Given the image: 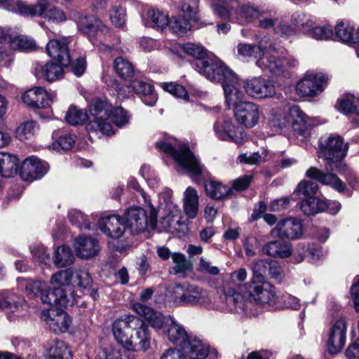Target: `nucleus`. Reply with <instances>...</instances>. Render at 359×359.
Segmentation results:
<instances>
[{
  "instance_id": "f257e3e1",
  "label": "nucleus",
  "mask_w": 359,
  "mask_h": 359,
  "mask_svg": "<svg viewBox=\"0 0 359 359\" xmlns=\"http://www.w3.org/2000/svg\"><path fill=\"white\" fill-rule=\"evenodd\" d=\"M348 150V145L339 135H330L320 142V154L325 160V168L328 172L311 167L306 173V177L316 180L324 185H330L339 192L346 189V184L333 172H341L346 168L343 160Z\"/></svg>"
},
{
  "instance_id": "f03ea898",
  "label": "nucleus",
  "mask_w": 359,
  "mask_h": 359,
  "mask_svg": "<svg viewBox=\"0 0 359 359\" xmlns=\"http://www.w3.org/2000/svg\"><path fill=\"white\" fill-rule=\"evenodd\" d=\"M90 112L95 119L86 126L89 132H100L101 134L111 135L114 133L111 122L118 127L129 122L130 116L122 107L112 108V105L106 100L96 99L90 107Z\"/></svg>"
},
{
  "instance_id": "7ed1b4c3",
  "label": "nucleus",
  "mask_w": 359,
  "mask_h": 359,
  "mask_svg": "<svg viewBox=\"0 0 359 359\" xmlns=\"http://www.w3.org/2000/svg\"><path fill=\"white\" fill-rule=\"evenodd\" d=\"M238 55L247 57H252L257 59L256 65L263 71H269L277 76L281 74L287 68L294 67L298 61L292 55H278V51L271 47L266 53L257 46L245 43H238L237 46Z\"/></svg>"
},
{
  "instance_id": "20e7f679",
  "label": "nucleus",
  "mask_w": 359,
  "mask_h": 359,
  "mask_svg": "<svg viewBox=\"0 0 359 359\" xmlns=\"http://www.w3.org/2000/svg\"><path fill=\"white\" fill-rule=\"evenodd\" d=\"M247 278V271L242 268L235 271L226 276L222 287V291L226 297V301L231 310L244 315H251L253 312L248 306L252 305L251 301L244 300L245 294L248 291V284H241Z\"/></svg>"
},
{
  "instance_id": "39448f33",
  "label": "nucleus",
  "mask_w": 359,
  "mask_h": 359,
  "mask_svg": "<svg viewBox=\"0 0 359 359\" xmlns=\"http://www.w3.org/2000/svg\"><path fill=\"white\" fill-rule=\"evenodd\" d=\"M156 145L158 149L171 156L196 183H200L202 177L208 176V171L199 159L191 151L188 145L182 144L178 149L167 142L159 141L156 143Z\"/></svg>"
},
{
  "instance_id": "423d86ee",
  "label": "nucleus",
  "mask_w": 359,
  "mask_h": 359,
  "mask_svg": "<svg viewBox=\"0 0 359 359\" xmlns=\"http://www.w3.org/2000/svg\"><path fill=\"white\" fill-rule=\"evenodd\" d=\"M184 53L193 57L191 66L207 79L215 78L213 75L224 63L213 55H208L206 50L201 44L184 43Z\"/></svg>"
},
{
  "instance_id": "0eeeda50",
  "label": "nucleus",
  "mask_w": 359,
  "mask_h": 359,
  "mask_svg": "<svg viewBox=\"0 0 359 359\" xmlns=\"http://www.w3.org/2000/svg\"><path fill=\"white\" fill-rule=\"evenodd\" d=\"M146 203L148 204V210L140 207H131L127 209L124 213L126 224L133 234L156 228L157 211L150 201Z\"/></svg>"
},
{
  "instance_id": "6e6552de",
  "label": "nucleus",
  "mask_w": 359,
  "mask_h": 359,
  "mask_svg": "<svg viewBox=\"0 0 359 359\" xmlns=\"http://www.w3.org/2000/svg\"><path fill=\"white\" fill-rule=\"evenodd\" d=\"M213 75L215 78L208 79L222 83L225 103L229 107H233L234 109L238 103L244 102V95L238 88L240 86L238 77L224 64L213 73Z\"/></svg>"
},
{
  "instance_id": "1a4fd4ad",
  "label": "nucleus",
  "mask_w": 359,
  "mask_h": 359,
  "mask_svg": "<svg viewBox=\"0 0 359 359\" xmlns=\"http://www.w3.org/2000/svg\"><path fill=\"white\" fill-rule=\"evenodd\" d=\"M244 300L251 301L252 305L248 306L249 309L253 312V314L248 316H255L256 312L254 311V302L263 306H268L271 309H278L280 306L277 304L278 297L275 287L266 281L259 283L250 282L248 283V291L245 294Z\"/></svg>"
},
{
  "instance_id": "9d476101",
  "label": "nucleus",
  "mask_w": 359,
  "mask_h": 359,
  "mask_svg": "<svg viewBox=\"0 0 359 359\" xmlns=\"http://www.w3.org/2000/svg\"><path fill=\"white\" fill-rule=\"evenodd\" d=\"M180 12L178 16L170 18L167 11L152 7L147 9L142 18L144 22H199L198 13L189 4H183Z\"/></svg>"
},
{
  "instance_id": "9b49d317",
  "label": "nucleus",
  "mask_w": 359,
  "mask_h": 359,
  "mask_svg": "<svg viewBox=\"0 0 359 359\" xmlns=\"http://www.w3.org/2000/svg\"><path fill=\"white\" fill-rule=\"evenodd\" d=\"M142 325V320L133 315L117 318L112 324V333L116 341L123 348L131 345L130 339L134 329Z\"/></svg>"
},
{
  "instance_id": "f8f14e48",
  "label": "nucleus",
  "mask_w": 359,
  "mask_h": 359,
  "mask_svg": "<svg viewBox=\"0 0 359 359\" xmlns=\"http://www.w3.org/2000/svg\"><path fill=\"white\" fill-rule=\"evenodd\" d=\"M327 81L323 73L307 72L297 83L296 93L302 97L317 96L325 90Z\"/></svg>"
},
{
  "instance_id": "ddd939ff",
  "label": "nucleus",
  "mask_w": 359,
  "mask_h": 359,
  "mask_svg": "<svg viewBox=\"0 0 359 359\" xmlns=\"http://www.w3.org/2000/svg\"><path fill=\"white\" fill-rule=\"evenodd\" d=\"M175 292L180 294L178 302L182 305L202 306L210 302L208 292L198 285H177Z\"/></svg>"
},
{
  "instance_id": "4468645a",
  "label": "nucleus",
  "mask_w": 359,
  "mask_h": 359,
  "mask_svg": "<svg viewBox=\"0 0 359 359\" xmlns=\"http://www.w3.org/2000/svg\"><path fill=\"white\" fill-rule=\"evenodd\" d=\"M213 128L215 135L222 141H229L240 144L246 138L244 130L234 126L231 119L228 117L223 116L218 118Z\"/></svg>"
},
{
  "instance_id": "2eb2a0df",
  "label": "nucleus",
  "mask_w": 359,
  "mask_h": 359,
  "mask_svg": "<svg viewBox=\"0 0 359 359\" xmlns=\"http://www.w3.org/2000/svg\"><path fill=\"white\" fill-rule=\"evenodd\" d=\"M233 112L237 122L248 128H252L258 123L261 114L259 105L250 101L238 103Z\"/></svg>"
},
{
  "instance_id": "dca6fc26",
  "label": "nucleus",
  "mask_w": 359,
  "mask_h": 359,
  "mask_svg": "<svg viewBox=\"0 0 359 359\" xmlns=\"http://www.w3.org/2000/svg\"><path fill=\"white\" fill-rule=\"evenodd\" d=\"M347 325L344 319L335 321L328 330L326 346L330 354H337L342 350L346 340Z\"/></svg>"
},
{
  "instance_id": "f3484780",
  "label": "nucleus",
  "mask_w": 359,
  "mask_h": 359,
  "mask_svg": "<svg viewBox=\"0 0 359 359\" xmlns=\"http://www.w3.org/2000/svg\"><path fill=\"white\" fill-rule=\"evenodd\" d=\"M237 20L245 22H253L259 20L258 22H275L274 20L266 16V13L259 6L248 2L241 4L233 11Z\"/></svg>"
},
{
  "instance_id": "a211bd4d",
  "label": "nucleus",
  "mask_w": 359,
  "mask_h": 359,
  "mask_svg": "<svg viewBox=\"0 0 359 359\" xmlns=\"http://www.w3.org/2000/svg\"><path fill=\"white\" fill-rule=\"evenodd\" d=\"M70 41V37H62L61 39H50L46 45L48 55L63 67H67L72 62L68 49Z\"/></svg>"
},
{
  "instance_id": "6ab92c4d",
  "label": "nucleus",
  "mask_w": 359,
  "mask_h": 359,
  "mask_svg": "<svg viewBox=\"0 0 359 359\" xmlns=\"http://www.w3.org/2000/svg\"><path fill=\"white\" fill-rule=\"evenodd\" d=\"M245 92L255 98H266L274 95L276 93L273 84L269 80L255 77L244 83Z\"/></svg>"
},
{
  "instance_id": "aec40b11",
  "label": "nucleus",
  "mask_w": 359,
  "mask_h": 359,
  "mask_svg": "<svg viewBox=\"0 0 359 359\" xmlns=\"http://www.w3.org/2000/svg\"><path fill=\"white\" fill-rule=\"evenodd\" d=\"M303 232V224L299 219L288 218L278 222L271 231V234L280 238L298 239L302 237Z\"/></svg>"
},
{
  "instance_id": "412c9836",
  "label": "nucleus",
  "mask_w": 359,
  "mask_h": 359,
  "mask_svg": "<svg viewBox=\"0 0 359 359\" xmlns=\"http://www.w3.org/2000/svg\"><path fill=\"white\" fill-rule=\"evenodd\" d=\"M55 93H48L42 87H35L26 91L22 97V101L32 108H46L50 106Z\"/></svg>"
},
{
  "instance_id": "4be33fe9",
  "label": "nucleus",
  "mask_w": 359,
  "mask_h": 359,
  "mask_svg": "<svg viewBox=\"0 0 359 359\" xmlns=\"http://www.w3.org/2000/svg\"><path fill=\"white\" fill-rule=\"evenodd\" d=\"M170 323L167 321L166 334L168 340L173 344L180 346L182 350L186 348L189 341L193 337L185 327L178 323L172 317L168 316Z\"/></svg>"
},
{
  "instance_id": "5701e85b",
  "label": "nucleus",
  "mask_w": 359,
  "mask_h": 359,
  "mask_svg": "<svg viewBox=\"0 0 359 359\" xmlns=\"http://www.w3.org/2000/svg\"><path fill=\"white\" fill-rule=\"evenodd\" d=\"M47 171V167L37 157L27 158L22 163L20 175L25 181L40 179Z\"/></svg>"
},
{
  "instance_id": "b1692460",
  "label": "nucleus",
  "mask_w": 359,
  "mask_h": 359,
  "mask_svg": "<svg viewBox=\"0 0 359 359\" xmlns=\"http://www.w3.org/2000/svg\"><path fill=\"white\" fill-rule=\"evenodd\" d=\"M99 227L106 236L114 239L121 238L126 230L123 219L116 215L101 218L99 221Z\"/></svg>"
},
{
  "instance_id": "393cba45",
  "label": "nucleus",
  "mask_w": 359,
  "mask_h": 359,
  "mask_svg": "<svg viewBox=\"0 0 359 359\" xmlns=\"http://www.w3.org/2000/svg\"><path fill=\"white\" fill-rule=\"evenodd\" d=\"M74 248L78 257L90 259L97 255L100 245L98 241L94 238L80 236L74 240Z\"/></svg>"
},
{
  "instance_id": "a878e982",
  "label": "nucleus",
  "mask_w": 359,
  "mask_h": 359,
  "mask_svg": "<svg viewBox=\"0 0 359 359\" xmlns=\"http://www.w3.org/2000/svg\"><path fill=\"white\" fill-rule=\"evenodd\" d=\"M128 88H131L145 104L152 107L156 104L157 95L153 86L149 83L142 79H135L130 83Z\"/></svg>"
},
{
  "instance_id": "bb28decb",
  "label": "nucleus",
  "mask_w": 359,
  "mask_h": 359,
  "mask_svg": "<svg viewBox=\"0 0 359 359\" xmlns=\"http://www.w3.org/2000/svg\"><path fill=\"white\" fill-rule=\"evenodd\" d=\"M133 308L141 318L147 321L156 330L163 328L165 323V319L169 320L168 317L165 318L161 313L156 312L153 309L140 303L134 304Z\"/></svg>"
},
{
  "instance_id": "cd10ccee",
  "label": "nucleus",
  "mask_w": 359,
  "mask_h": 359,
  "mask_svg": "<svg viewBox=\"0 0 359 359\" xmlns=\"http://www.w3.org/2000/svg\"><path fill=\"white\" fill-rule=\"evenodd\" d=\"M296 25L297 24H293ZM301 26L302 34L316 40L333 39L334 33L327 24H298Z\"/></svg>"
},
{
  "instance_id": "c85d7f7f",
  "label": "nucleus",
  "mask_w": 359,
  "mask_h": 359,
  "mask_svg": "<svg viewBox=\"0 0 359 359\" xmlns=\"http://www.w3.org/2000/svg\"><path fill=\"white\" fill-rule=\"evenodd\" d=\"M50 6L48 0H37L34 4H28L27 2L18 0L15 8L18 13L25 17H43L45 11Z\"/></svg>"
},
{
  "instance_id": "c756f323",
  "label": "nucleus",
  "mask_w": 359,
  "mask_h": 359,
  "mask_svg": "<svg viewBox=\"0 0 359 359\" xmlns=\"http://www.w3.org/2000/svg\"><path fill=\"white\" fill-rule=\"evenodd\" d=\"M44 356L46 359H72V352L63 341L55 340L46 345Z\"/></svg>"
},
{
  "instance_id": "7c9ffc66",
  "label": "nucleus",
  "mask_w": 359,
  "mask_h": 359,
  "mask_svg": "<svg viewBox=\"0 0 359 359\" xmlns=\"http://www.w3.org/2000/svg\"><path fill=\"white\" fill-rule=\"evenodd\" d=\"M41 301L57 310H62L66 307L69 303V298L67 291L62 287H55L53 290H47L46 292L41 294Z\"/></svg>"
},
{
  "instance_id": "2f4dec72",
  "label": "nucleus",
  "mask_w": 359,
  "mask_h": 359,
  "mask_svg": "<svg viewBox=\"0 0 359 359\" xmlns=\"http://www.w3.org/2000/svg\"><path fill=\"white\" fill-rule=\"evenodd\" d=\"M59 311L57 310L55 318H52L48 311H44L42 318L53 331L65 332L68 330L72 323V319L67 313L60 312Z\"/></svg>"
},
{
  "instance_id": "473e14b6",
  "label": "nucleus",
  "mask_w": 359,
  "mask_h": 359,
  "mask_svg": "<svg viewBox=\"0 0 359 359\" xmlns=\"http://www.w3.org/2000/svg\"><path fill=\"white\" fill-rule=\"evenodd\" d=\"M135 336L132 335L130 339L131 345H128V348L135 350L146 351L150 347L151 334L146 325L142 320V325L134 329Z\"/></svg>"
},
{
  "instance_id": "72a5a7b5",
  "label": "nucleus",
  "mask_w": 359,
  "mask_h": 359,
  "mask_svg": "<svg viewBox=\"0 0 359 359\" xmlns=\"http://www.w3.org/2000/svg\"><path fill=\"white\" fill-rule=\"evenodd\" d=\"M74 289H69V295L74 299L76 297H80L81 294H78V292H89L90 287L93 285V279L90 274L86 269H79L76 271V276L74 279Z\"/></svg>"
},
{
  "instance_id": "f704fd0d",
  "label": "nucleus",
  "mask_w": 359,
  "mask_h": 359,
  "mask_svg": "<svg viewBox=\"0 0 359 359\" xmlns=\"http://www.w3.org/2000/svg\"><path fill=\"white\" fill-rule=\"evenodd\" d=\"M263 251L269 256L283 259L290 257L292 253L290 243L282 240L267 243L264 245Z\"/></svg>"
},
{
  "instance_id": "c9c22d12",
  "label": "nucleus",
  "mask_w": 359,
  "mask_h": 359,
  "mask_svg": "<svg viewBox=\"0 0 359 359\" xmlns=\"http://www.w3.org/2000/svg\"><path fill=\"white\" fill-rule=\"evenodd\" d=\"M183 201L184 211L186 215L190 219L196 218L199 205V197L196 190L191 187H187L184 192Z\"/></svg>"
},
{
  "instance_id": "e433bc0d",
  "label": "nucleus",
  "mask_w": 359,
  "mask_h": 359,
  "mask_svg": "<svg viewBox=\"0 0 359 359\" xmlns=\"http://www.w3.org/2000/svg\"><path fill=\"white\" fill-rule=\"evenodd\" d=\"M290 125L297 134L304 135L308 128L306 114L297 106H292L289 110Z\"/></svg>"
},
{
  "instance_id": "4c0bfd02",
  "label": "nucleus",
  "mask_w": 359,
  "mask_h": 359,
  "mask_svg": "<svg viewBox=\"0 0 359 359\" xmlns=\"http://www.w3.org/2000/svg\"><path fill=\"white\" fill-rule=\"evenodd\" d=\"M183 351L190 359H204L209 353V346L193 337Z\"/></svg>"
},
{
  "instance_id": "58836bf2",
  "label": "nucleus",
  "mask_w": 359,
  "mask_h": 359,
  "mask_svg": "<svg viewBox=\"0 0 359 359\" xmlns=\"http://www.w3.org/2000/svg\"><path fill=\"white\" fill-rule=\"evenodd\" d=\"M334 39L338 38L345 43L359 42V27L356 30L350 24H337L335 27Z\"/></svg>"
},
{
  "instance_id": "ea45409f",
  "label": "nucleus",
  "mask_w": 359,
  "mask_h": 359,
  "mask_svg": "<svg viewBox=\"0 0 359 359\" xmlns=\"http://www.w3.org/2000/svg\"><path fill=\"white\" fill-rule=\"evenodd\" d=\"M18 158L16 156L8 153H0V175L4 177H11L17 173Z\"/></svg>"
},
{
  "instance_id": "a19ab883",
  "label": "nucleus",
  "mask_w": 359,
  "mask_h": 359,
  "mask_svg": "<svg viewBox=\"0 0 359 359\" xmlns=\"http://www.w3.org/2000/svg\"><path fill=\"white\" fill-rule=\"evenodd\" d=\"M336 108L344 114H357L359 115V97L352 94L344 95L338 99Z\"/></svg>"
},
{
  "instance_id": "79ce46f5",
  "label": "nucleus",
  "mask_w": 359,
  "mask_h": 359,
  "mask_svg": "<svg viewBox=\"0 0 359 359\" xmlns=\"http://www.w3.org/2000/svg\"><path fill=\"white\" fill-rule=\"evenodd\" d=\"M204 186L207 195L215 200H221L231 192V188L217 181H207Z\"/></svg>"
},
{
  "instance_id": "37998d69",
  "label": "nucleus",
  "mask_w": 359,
  "mask_h": 359,
  "mask_svg": "<svg viewBox=\"0 0 359 359\" xmlns=\"http://www.w3.org/2000/svg\"><path fill=\"white\" fill-rule=\"evenodd\" d=\"M102 353L104 359H137V355L132 348L123 349L114 345L104 347Z\"/></svg>"
},
{
  "instance_id": "c03bdc74",
  "label": "nucleus",
  "mask_w": 359,
  "mask_h": 359,
  "mask_svg": "<svg viewBox=\"0 0 359 359\" xmlns=\"http://www.w3.org/2000/svg\"><path fill=\"white\" fill-rule=\"evenodd\" d=\"M22 299L15 294L4 291L0 292V309H7L12 313H20Z\"/></svg>"
},
{
  "instance_id": "a18cd8bd",
  "label": "nucleus",
  "mask_w": 359,
  "mask_h": 359,
  "mask_svg": "<svg viewBox=\"0 0 359 359\" xmlns=\"http://www.w3.org/2000/svg\"><path fill=\"white\" fill-rule=\"evenodd\" d=\"M74 260V256L69 247L62 245L57 248L53 256V263L59 268L71 265Z\"/></svg>"
},
{
  "instance_id": "49530a36",
  "label": "nucleus",
  "mask_w": 359,
  "mask_h": 359,
  "mask_svg": "<svg viewBox=\"0 0 359 359\" xmlns=\"http://www.w3.org/2000/svg\"><path fill=\"white\" fill-rule=\"evenodd\" d=\"M264 29H269L271 27L274 29L275 32L281 36H291L296 34H302L301 26L293 24H259Z\"/></svg>"
},
{
  "instance_id": "de8ad7c7",
  "label": "nucleus",
  "mask_w": 359,
  "mask_h": 359,
  "mask_svg": "<svg viewBox=\"0 0 359 359\" xmlns=\"http://www.w3.org/2000/svg\"><path fill=\"white\" fill-rule=\"evenodd\" d=\"M292 255L293 262L299 263L302 262L306 257L313 258L316 255H318V250L314 245L299 243Z\"/></svg>"
},
{
  "instance_id": "09e8293b",
  "label": "nucleus",
  "mask_w": 359,
  "mask_h": 359,
  "mask_svg": "<svg viewBox=\"0 0 359 359\" xmlns=\"http://www.w3.org/2000/svg\"><path fill=\"white\" fill-rule=\"evenodd\" d=\"M10 47L20 51H31L36 48V45L35 41L29 36L15 34Z\"/></svg>"
},
{
  "instance_id": "8fccbe9b",
  "label": "nucleus",
  "mask_w": 359,
  "mask_h": 359,
  "mask_svg": "<svg viewBox=\"0 0 359 359\" xmlns=\"http://www.w3.org/2000/svg\"><path fill=\"white\" fill-rule=\"evenodd\" d=\"M62 67L60 64L47 62L41 67V76L49 82L59 79L62 76Z\"/></svg>"
},
{
  "instance_id": "3c124183",
  "label": "nucleus",
  "mask_w": 359,
  "mask_h": 359,
  "mask_svg": "<svg viewBox=\"0 0 359 359\" xmlns=\"http://www.w3.org/2000/svg\"><path fill=\"white\" fill-rule=\"evenodd\" d=\"M39 127L36 122L27 121L21 123L15 130L16 137L20 140L32 138L38 131Z\"/></svg>"
},
{
  "instance_id": "603ef678",
  "label": "nucleus",
  "mask_w": 359,
  "mask_h": 359,
  "mask_svg": "<svg viewBox=\"0 0 359 359\" xmlns=\"http://www.w3.org/2000/svg\"><path fill=\"white\" fill-rule=\"evenodd\" d=\"M65 119L70 125H82L87 121L88 114L86 111L75 106H71L66 113Z\"/></svg>"
},
{
  "instance_id": "864d4df0",
  "label": "nucleus",
  "mask_w": 359,
  "mask_h": 359,
  "mask_svg": "<svg viewBox=\"0 0 359 359\" xmlns=\"http://www.w3.org/2000/svg\"><path fill=\"white\" fill-rule=\"evenodd\" d=\"M73 278V272L71 269L59 271L54 273L50 280L53 285H57V287H69Z\"/></svg>"
},
{
  "instance_id": "5fc2aeb1",
  "label": "nucleus",
  "mask_w": 359,
  "mask_h": 359,
  "mask_svg": "<svg viewBox=\"0 0 359 359\" xmlns=\"http://www.w3.org/2000/svg\"><path fill=\"white\" fill-rule=\"evenodd\" d=\"M114 67L118 76L124 79L131 77L134 74V69L131 63L122 57L115 59Z\"/></svg>"
},
{
  "instance_id": "6e6d98bb",
  "label": "nucleus",
  "mask_w": 359,
  "mask_h": 359,
  "mask_svg": "<svg viewBox=\"0 0 359 359\" xmlns=\"http://www.w3.org/2000/svg\"><path fill=\"white\" fill-rule=\"evenodd\" d=\"M69 222L77 226L80 229H90V223L86 216L81 211L74 209L68 214Z\"/></svg>"
},
{
  "instance_id": "4d7b16f0",
  "label": "nucleus",
  "mask_w": 359,
  "mask_h": 359,
  "mask_svg": "<svg viewBox=\"0 0 359 359\" xmlns=\"http://www.w3.org/2000/svg\"><path fill=\"white\" fill-rule=\"evenodd\" d=\"M269 260H259L256 262L252 266L253 276L250 282H262L265 281L264 276L269 270Z\"/></svg>"
},
{
  "instance_id": "13d9d810",
  "label": "nucleus",
  "mask_w": 359,
  "mask_h": 359,
  "mask_svg": "<svg viewBox=\"0 0 359 359\" xmlns=\"http://www.w3.org/2000/svg\"><path fill=\"white\" fill-rule=\"evenodd\" d=\"M163 88L177 98L187 102L189 100V95L186 88L182 85L173 82L165 83L163 84Z\"/></svg>"
},
{
  "instance_id": "bf43d9fd",
  "label": "nucleus",
  "mask_w": 359,
  "mask_h": 359,
  "mask_svg": "<svg viewBox=\"0 0 359 359\" xmlns=\"http://www.w3.org/2000/svg\"><path fill=\"white\" fill-rule=\"evenodd\" d=\"M172 259L175 265L172 269L171 273L178 274L190 269V263L186 259L183 254L175 252L172 254Z\"/></svg>"
},
{
  "instance_id": "052dcab7",
  "label": "nucleus",
  "mask_w": 359,
  "mask_h": 359,
  "mask_svg": "<svg viewBox=\"0 0 359 359\" xmlns=\"http://www.w3.org/2000/svg\"><path fill=\"white\" fill-rule=\"evenodd\" d=\"M211 8L215 15L222 20L229 19L234 9L229 6L228 2H217L211 4Z\"/></svg>"
},
{
  "instance_id": "680f3d73",
  "label": "nucleus",
  "mask_w": 359,
  "mask_h": 359,
  "mask_svg": "<svg viewBox=\"0 0 359 359\" xmlns=\"http://www.w3.org/2000/svg\"><path fill=\"white\" fill-rule=\"evenodd\" d=\"M318 189L316 183L306 180L301 181L295 191L299 196H304L305 198L314 196Z\"/></svg>"
},
{
  "instance_id": "e2e57ef3",
  "label": "nucleus",
  "mask_w": 359,
  "mask_h": 359,
  "mask_svg": "<svg viewBox=\"0 0 359 359\" xmlns=\"http://www.w3.org/2000/svg\"><path fill=\"white\" fill-rule=\"evenodd\" d=\"M267 153L263 151L262 154L259 152L250 153V154H243L238 156L241 163L249 165H256L266 161Z\"/></svg>"
},
{
  "instance_id": "0e129e2a",
  "label": "nucleus",
  "mask_w": 359,
  "mask_h": 359,
  "mask_svg": "<svg viewBox=\"0 0 359 359\" xmlns=\"http://www.w3.org/2000/svg\"><path fill=\"white\" fill-rule=\"evenodd\" d=\"M269 124L275 128V132L278 133L283 131L285 128L290 126L289 114H275L269 121Z\"/></svg>"
},
{
  "instance_id": "69168bd1",
  "label": "nucleus",
  "mask_w": 359,
  "mask_h": 359,
  "mask_svg": "<svg viewBox=\"0 0 359 359\" xmlns=\"http://www.w3.org/2000/svg\"><path fill=\"white\" fill-rule=\"evenodd\" d=\"M75 139L74 137L65 134L60 135L58 139L53 143V149L57 151L60 150H69L74 144Z\"/></svg>"
},
{
  "instance_id": "338daca9",
  "label": "nucleus",
  "mask_w": 359,
  "mask_h": 359,
  "mask_svg": "<svg viewBox=\"0 0 359 359\" xmlns=\"http://www.w3.org/2000/svg\"><path fill=\"white\" fill-rule=\"evenodd\" d=\"M48 287L47 283L44 281L36 280L28 283L26 285V292L30 297H34L39 294H43Z\"/></svg>"
},
{
  "instance_id": "774afa93",
  "label": "nucleus",
  "mask_w": 359,
  "mask_h": 359,
  "mask_svg": "<svg viewBox=\"0 0 359 359\" xmlns=\"http://www.w3.org/2000/svg\"><path fill=\"white\" fill-rule=\"evenodd\" d=\"M43 18L49 20L57 21V22H63L67 20L65 13L61 9L50 6L45 11Z\"/></svg>"
}]
</instances>
